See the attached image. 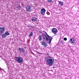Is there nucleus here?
<instances>
[{
	"label": "nucleus",
	"instance_id": "39448f33",
	"mask_svg": "<svg viewBox=\"0 0 79 79\" xmlns=\"http://www.w3.org/2000/svg\"><path fill=\"white\" fill-rule=\"evenodd\" d=\"M5 27H0V34L1 35H2V34H3L4 33V32H5Z\"/></svg>",
	"mask_w": 79,
	"mask_h": 79
},
{
	"label": "nucleus",
	"instance_id": "aec40b11",
	"mask_svg": "<svg viewBox=\"0 0 79 79\" xmlns=\"http://www.w3.org/2000/svg\"><path fill=\"white\" fill-rule=\"evenodd\" d=\"M37 52L38 53H40V55H42L43 53H40V52Z\"/></svg>",
	"mask_w": 79,
	"mask_h": 79
},
{
	"label": "nucleus",
	"instance_id": "423d86ee",
	"mask_svg": "<svg viewBox=\"0 0 79 79\" xmlns=\"http://www.w3.org/2000/svg\"><path fill=\"white\" fill-rule=\"evenodd\" d=\"M26 10L28 12H31V6L29 5L27 6L26 7Z\"/></svg>",
	"mask_w": 79,
	"mask_h": 79
},
{
	"label": "nucleus",
	"instance_id": "1a4fd4ad",
	"mask_svg": "<svg viewBox=\"0 0 79 79\" xmlns=\"http://www.w3.org/2000/svg\"><path fill=\"white\" fill-rule=\"evenodd\" d=\"M52 31L54 34H56L57 32V29L55 28H54L52 29Z\"/></svg>",
	"mask_w": 79,
	"mask_h": 79
},
{
	"label": "nucleus",
	"instance_id": "f257e3e1",
	"mask_svg": "<svg viewBox=\"0 0 79 79\" xmlns=\"http://www.w3.org/2000/svg\"><path fill=\"white\" fill-rule=\"evenodd\" d=\"M42 36L43 37V39L46 41L47 43L50 44L51 41L52 40V38L51 36H50L46 32L44 31H42L41 32Z\"/></svg>",
	"mask_w": 79,
	"mask_h": 79
},
{
	"label": "nucleus",
	"instance_id": "f03ea898",
	"mask_svg": "<svg viewBox=\"0 0 79 79\" xmlns=\"http://www.w3.org/2000/svg\"><path fill=\"white\" fill-rule=\"evenodd\" d=\"M45 60L48 66H52L53 64L54 59L53 57L48 56L46 58Z\"/></svg>",
	"mask_w": 79,
	"mask_h": 79
},
{
	"label": "nucleus",
	"instance_id": "ddd939ff",
	"mask_svg": "<svg viewBox=\"0 0 79 79\" xmlns=\"http://www.w3.org/2000/svg\"><path fill=\"white\" fill-rule=\"evenodd\" d=\"M57 2H59V4L61 6H63V2L61 1H58Z\"/></svg>",
	"mask_w": 79,
	"mask_h": 79
},
{
	"label": "nucleus",
	"instance_id": "9b49d317",
	"mask_svg": "<svg viewBox=\"0 0 79 79\" xmlns=\"http://www.w3.org/2000/svg\"><path fill=\"white\" fill-rule=\"evenodd\" d=\"M42 45H43V46H44L45 47H46L47 46V43L45 42H43L42 43Z\"/></svg>",
	"mask_w": 79,
	"mask_h": 79
},
{
	"label": "nucleus",
	"instance_id": "6ab92c4d",
	"mask_svg": "<svg viewBox=\"0 0 79 79\" xmlns=\"http://www.w3.org/2000/svg\"><path fill=\"white\" fill-rule=\"evenodd\" d=\"M64 40H65V41H66V40H67V38H64Z\"/></svg>",
	"mask_w": 79,
	"mask_h": 79
},
{
	"label": "nucleus",
	"instance_id": "2eb2a0df",
	"mask_svg": "<svg viewBox=\"0 0 79 79\" xmlns=\"http://www.w3.org/2000/svg\"><path fill=\"white\" fill-rule=\"evenodd\" d=\"M5 34L6 36L9 35H10V33H9L8 31H6Z\"/></svg>",
	"mask_w": 79,
	"mask_h": 79
},
{
	"label": "nucleus",
	"instance_id": "f3484780",
	"mask_svg": "<svg viewBox=\"0 0 79 79\" xmlns=\"http://www.w3.org/2000/svg\"><path fill=\"white\" fill-rule=\"evenodd\" d=\"M17 8L18 10H20V8H21V6L19 5V6H17Z\"/></svg>",
	"mask_w": 79,
	"mask_h": 79
},
{
	"label": "nucleus",
	"instance_id": "4468645a",
	"mask_svg": "<svg viewBox=\"0 0 79 79\" xmlns=\"http://www.w3.org/2000/svg\"><path fill=\"white\" fill-rule=\"evenodd\" d=\"M39 40L41 41L42 40V36L39 35L38 37Z\"/></svg>",
	"mask_w": 79,
	"mask_h": 79
},
{
	"label": "nucleus",
	"instance_id": "20e7f679",
	"mask_svg": "<svg viewBox=\"0 0 79 79\" xmlns=\"http://www.w3.org/2000/svg\"><path fill=\"white\" fill-rule=\"evenodd\" d=\"M46 11V10L44 8H42L40 10V13L43 16H44V15Z\"/></svg>",
	"mask_w": 79,
	"mask_h": 79
},
{
	"label": "nucleus",
	"instance_id": "a211bd4d",
	"mask_svg": "<svg viewBox=\"0 0 79 79\" xmlns=\"http://www.w3.org/2000/svg\"><path fill=\"white\" fill-rule=\"evenodd\" d=\"M52 0H48V2H52Z\"/></svg>",
	"mask_w": 79,
	"mask_h": 79
},
{
	"label": "nucleus",
	"instance_id": "9d476101",
	"mask_svg": "<svg viewBox=\"0 0 79 79\" xmlns=\"http://www.w3.org/2000/svg\"><path fill=\"white\" fill-rule=\"evenodd\" d=\"M31 20L33 22H35V21H37V18L35 17H33L31 18Z\"/></svg>",
	"mask_w": 79,
	"mask_h": 79
},
{
	"label": "nucleus",
	"instance_id": "0eeeda50",
	"mask_svg": "<svg viewBox=\"0 0 79 79\" xmlns=\"http://www.w3.org/2000/svg\"><path fill=\"white\" fill-rule=\"evenodd\" d=\"M69 42L70 43V44H74V43L75 42V40L74 39V38L73 37L72 38L70 39L69 40Z\"/></svg>",
	"mask_w": 79,
	"mask_h": 79
},
{
	"label": "nucleus",
	"instance_id": "5701e85b",
	"mask_svg": "<svg viewBox=\"0 0 79 79\" xmlns=\"http://www.w3.org/2000/svg\"><path fill=\"white\" fill-rule=\"evenodd\" d=\"M24 48H27V47H24Z\"/></svg>",
	"mask_w": 79,
	"mask_h": 79
},
{
	"label": "nucleus",
	"instance_id": "dca6fc26",
	"mask_svg": "<svg viewBox=\"0 0 79 79\" xmlns=\"http://www.w3.org/2000/svg\"><path fill=\"white\" fill-rule=\"evenodd\" d=\"M32 35H33V32H31L30 33V35H29V37H32Z\"/></svg>",
	"mask_w": 79,
	"mask_h": 79
},
{
	"label": "nucleus",
	"instance_id": "7ed1b4c3",
	"mask_svg": "<svg viewBox=\"0 0 79 79\" xmlns=\"http://www.w3.org/2000/svg\"><path fill=\"white\" fill-rule=\"evenodd\" d=\"M15 59L16 61H17L19 63H23V59L21 57H15Z\"/></svg>",
	"mask_w": 79,
	"mask_h": 79
},
{
	"label": "nucleus",
	"instance_id": "6e6552de",
	"mask_svg": "<svg viewBox=\"0 0 79 79\" xmlns=\"http://www.w3.org/2000/svg\"><path fill=\"white\" fill-rule=\"evenodd\" d=\"M18 50L19 51L20 53H24L25 52V50H24V49L21 48H18Z\"/></svg>",
	"mask_w": 79,
	"mask_h": 79
},
{
	"label": "nucleus",
	"instance_id": "4be33fe9",
	"mask_svg": "<svg viewBox=\"0 0 79 79\" xmlns=\"http://www.w3.org/2000/svg\"><path fill=\"white\" fill-rule=\"evenodd\" d=\"M30 27H31V28H34V27L32 26H30Z\"/></svg>",
	"mask_w": 79,
	"mask_h": 79
},
{
	"label": "nucleus",
	"instance_id": "f8f14e48",
	"mask_svg": "<svg viewBox=\"0 0 79 79\" xmlns=\"http://www.w3.org/2000/svg\"><path fill=\"white\" fill-rule=\"evenodd\" d=\"M1 37L2 39H5V37H6V36L5 35V34H2Z\"/></svg>",
	"mask_w": 79,
	"mask_h": 79
},
{
	"label": "nucleus",
	"instance_id": "412c9836",
	"mask_svg": "<svg viewBox=\"0 0 79 79\" xmlns=\"http://www.w3.org/2000/svg\"><path fill=\"white\" fill-rule=\"evenodd\" d=\"M47 14L48 15H50V13H47Z\"/></svg>",
	"mask_w": 79,
	"mask_h": 79
}]
</instances>
